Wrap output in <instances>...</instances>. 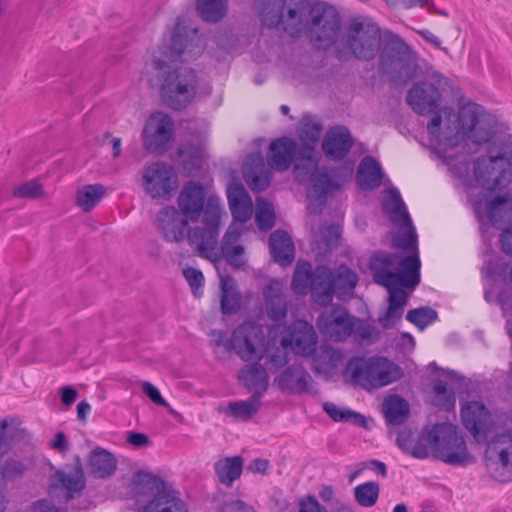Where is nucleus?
<instances>
[{
    "mask_svg": "<svg viewBox=\"0 0 512 512\" xmlns=\"http://www.w3.org/2000/svg\"><path fill=\"white\" fill-rule=\"evenodd\" d=\"M202 50L198 29L178 18L169 40H164L146 63L147 72L153 74L150 84L159 87L163 101L170 108L184 109L195 98L198 89L196 72L188 67H178L176 62L192 60Z\"/></svg>",
    "mask_w": 512,
    "mask_h": 512,
    "instance_id": "nucleus-1",
    "label": "nucleus"
},
{
    "mask_svg": "<svg viewBox=\"0 0 512 512\" xmlns=\"http://www.w3.org/2000/svg\"><path fill=\"white\" fill-rule=\"evenodd\" d=\"M496 117L474 102L464 103L457 113L450 107H443L434 113L427 125L430 141L436 144L434 151L446 164L454 155L449 150L464 141L476 146H486V151L499 139H507L512 134L498 130Z\"/></svg>",
    "mask_w": 512,
    "mask_h": 512,
    "instance_id": "nucleus-2",
    "label": "nucleus"
},
{
    "mask_svg": "<svg viewBox=\"0 0 512 512\" xmlns=\"http://www.w3.org/2000/svg\"><path fill=\"white\" fill-rule=\"evenodd\" d=\"M205 195L179 194L177 203L181 214L188 222L200 219L203 224L188 232L189 245L194 247L200 256L215 261L213 251L218 245L222 207L218 197L211 196L206 199Z\"/></svg>",
    "mask_w": 512,
    "mask_h": 512,
    "instance_id": "nucleus-3",
    "label": "nucleus"
},
{
    "mask_svg": "<svg viewBox=\"0 0 512 512\" xmlns=\"http://www.w3.org/2000/svg\"><path fill=\"white\" fill-rule=\"evenodd\" d=\"M421 261L417 254L400 259L396 253L378 251L370 260L374 281L389 292V305L404 311L407 295L399 286L414 288L420 282Z\"/></svg>",
    "mask_w": 512,
    "mask_h": 512,
    "instance_id": "nucleus-4",
    "label": "nucleus"
},
{
    "mask_svg": "<svg viewBox=\"0 0 512 512\" xmlns=\"http://www.w3.org/2000/svg\"><path fill=\"white\" fill-rule=\"evenodd\" d=\"M473 161V175L477 184L487 192H502L512 184V137L499 139Z\"/></svg>",
    "mask_w": 512,
    "mask_h": 512,
    "instance_id": "nucleus-5",
    "label": "nucleus"
},
{
    "mask_svg": "<svg viewBox=\"0 0 512 512\" xmlns=\"http://www.w3.org/2000/svg\"><path fill=\"white\" fill-rule=\"evenodd\" d=\"M426 64L397 34L387 33L379 56V68L390 81L407 84L424 73Z\"/></svg>",
    "mask_w": 512,
    "mask_h": 512,
    "instance_id": "nucleus-6",
    "label": "nucleus"
},
{
    "mask_svg": "<svg viewBox=\"0 0 512 512\" xmlns=\"http://www.w3.org/2000/svg\"><path fill=\"white\" fill-rule=\"evenodd\" d=\"M296 155V143L291 138L283 137L271 142L268 152V164L260 154L248 156L243 166L244 179L252 191H263L269 187L271 168L286 171Z\"/></svg>",
    "mask_w": 512,
    "mask_h": 512,
    "instance_id": "nucleus-7",
    "label": "nucleus"
},
{
    "mask_svg": "<svg viewBox=\"0 0 512 512\" xmlns=\"http://www.w3.org/2000/svg\"><path fill=\"white\" fill-rule=\"evenodd\" d=\"M309 0H259V18L269 28L299 37L309 16Z\"/></svg>",
    "mask_w": 512,
    "mask_h": 512,
    "instance_id": "nucleus-8",
    "label": "nucleus"
},
{
    "mask_svg": "<svg viewBox=\"0 0 512 512\" xmlns=\"http://www.w3.org/2000/svg\"><path fill=\"white\" fill-rule=\"evenodd\" d=\"M346 370L351 381L366 390L389 385L402 377L399 366L379 356L367 359L354 357L349 360Z\"/></svg>",
    "mask_w": 512,
    "mask_h": 512,
    "instance_id": "nucleus-9",
    "label": "nucleus"
},
{
    "mask_svg": "<svg viewBox=\"0 0 512 512\" xmlns=\"http://www.w3.org/2000/svg\"><path fill=\"white\" fill-rule=\"evenodd\" d=\"M304 31L317 48L331 47L337 42L341 32V16L338 10L327 2L314 3L310 6Z\"/></svg>",
    "mask_w": 512,
    "mask_h": 512,
    "instance_id": "nucleus-10",
    "label": "nucleus"
},
{
    "mask_svg": "<svg viewBox=\"0 0 512 512\" xmlns=\"http://www.w3.org/2000/svg\"><path fill=\"white\" fill-rule=\"evenodd\" d=\"M291 287L296 294H312L314 301L327 306L333 299L334 287L332 273L325 266H318L315 270L307 261H299L296 265Z\"/></svg>",
    "mask_w": 512,
    "mask_h": 512,
    "instance_id": "nucleus-11",
    "label": "nucleus"
},
{
    "mask_svg": "<svg viewBox=\"0 0 512 512\" xmlns=\"http://www.w3.org/2000/svg\"><path fill=\"white\" fill-rule=\"evenodd\" d=\"M427 440L435 457L447 464L464 466L471 461L465 439L456 426L436 424L428 432Z\"/></svg>",
    "mask_w": 512,
    "mask_h": 512,
    "instance_id": "nucleus-12",
    "label": "nucleus"
},
{
    "mask_svg": "<svg viewBox=\"0 0 512 512\" xmlns=\"http://www.w3.org/2000/svg\"><path fill=\"white\" fill-rule=\"evenodd\" d=\"M383 210L389 220L399 228V232L393 237V246L410 255L419 256L418 235L401 194H388Z\"/></svg>",
    "mask_w": 512,
    "mask_h": 512,
    "instance_id": "nucleus-13",
    "label": "nucleus"
},
{
    "mask_svg": "<svg viewBox=\"0 0 512 512\" xmlns=\"http://www.w3.org/2000/svg\"><path fill=\"white\" fill-rule=\"evenodd\" d=\"M345 42L356 58L370 61L379 52L381 30L369 18H357L350 23L346 32Z\"/></svg>",
    "mask_w": 512,
    "mask_h": 512,
    "instance_id": "nucleus-14",
    "label": "nucleus"
},
{
    "mask_svg": "<svg viewBox=\"0 0 512 512\" xmlns=\"http://www.w3.org/2000/svg\"><path fill=\"white\" fill-rule=\"evenodd\" d=\"M468 202L481 223L498 229L512 224V194H470Z\"/></svg>",
    "mask_w": 512,
    "mask_h": 512,
    "instance_id": "nucleus-15",
    "label": "nucleus"
},
{
    "mask_svg": "<svg viewBox=\"0 0 512 512\" xmlns=\"http://www.w3.org/2000/svg\"><path fill=\"white\" fill-rule=\"evenodd\" d=\"M136 488L151 492L154 498L144 506L143 512H186L184 502L173 490H168L164 481L151 473L137 472L133 478Z\"/></svg>",
    "mask_w": 512,
    "mask_h": 512,
    "instance_id": "nucleus-16",
    "label": "nucleus"
},
{
    "mask_svg": "<svg viewBox=\"0 0 512 512\" xmlns=\"http://www.w3.org/2000/svg\"><path fill=\"white\" fill-rule=\"evenodd\" d=\"M486 466L492 477L500 482L512 479V434L497 435L485 451Z\"/></svg>",
    "mask_w": 512,
    "mask_h": 512,
    "instance_id": "nucleus-17",
    "label": "nucleus"
},
{
    "mask_svg": "<svg viewBox=\"0 0 512 512\" xmlns=\"http://www.w3.org/2000/svg\"><path fill=\"white\" fill-rule=\"evenodd\" d=\"M264 333L255 322L246 321L232 333L231 345L244 361L260 360L263 357Z\"/></svg>",
    "mask_w": 512,
    "mask_h": 512,
    "instance_id": "nucleus-18",
    "label": "nucleus"
},
{
    "mask_svg": "<svg viewBox=\"0 0 512 512\" xmlns=\"http://www.w3.org/2000/svg\"><path fill=\"white\" fill-rule=\"evenodd\" d=\"M352 316L339 304L325 308L317 318L320 333L333 342H343L350 337Z\"/></svg>",
    "mask_w": 512,
    "mask_h": 512,
    "instance_id": "nucleus-19",
    "label": "nucleus"
},
{
    "mask_svg": "<svg viewBox=\"0 0 512 512\" xmlns=\"http://www.w3.org/2000/svg\"><path fill=\"white\" fill-rule=\"evenodd\" d=\"M76 464L74 472H66L64 470L56 471L50 479L49 495L57 498L59 501L68 503L76 494L81 493L86 485L84 471L80 457L75 458Z\"/></svg>",
    "mask_w": 512,
    "mask_h": 512,
    "instance_id": "nucleus-20",
    "label": "nucleus"
},
{
    "mask_svg": "<svg viewBox=\"0 0 512 512\" xmlns=\"http://www.w3.org/2000/svg\"><path fill=\"white\" fill-rule=\"evenodd\" d=\"M317 341L313 326L306 321L298 320L286 328L280 344L283 349H291L298 355L309 357L316 351Z\"/></svg>",
    "mask_w": 512,
    "mask_h": 512,
    "instance_id": "nucleus-21",
    "label": "nucleus"
},
{
    "mask_svg": "<svg viewBox=\"0 0 512 512\" xmlns=\"http://www.w3.org/2000/svg\"><path fill=\"white\" fill-rule=\"evenodd\" d=\"M174 122L165 113H154L143 130V142L147 151L161 153L173 136Z\"/></svg>",
    "mask_w": 512,
    "mask_h": 512,
    "instance_id": "nucleus-22",
    "label": "nucleus"
},
{
    "mask_svg": "<svg viewBox=\"0 0 512 512\" xmlns=\"http://www.w3.org/2000/svg\"><path fill=\"white\" fill-rule=\"evenodd\" d=\"M461 418L465 428L478 442L487 439L495 424L487 407L477 401L468 402L462 407Z\"/></svg>",
    "mask_w": 512,
    "mask_h": 512,
    "instance_id": "nucleus-23",
    "label": "nucleus"
},
{
    "mask_svg": "<svg viewBox=\"0 0 512 512\" xmlns=\"http://www.w3.org/2000/svg\"><path fill=\"white\" fill-rule=\"evenodd\" d=\"M142 181L148 191L173 192L178 188V179L174 168L164 162H154L148 165L143 171Z\"/></svg>",
    "mask_w": 512,
    "mask_h": 512,
    "instance_id": "nucleus-24",
    "label": "nucleus"
},
{
    "mask_svg": "<svg viewBox=\"0 0 512 512\" xmlns=\"http://www.w3.org/2000/svg\"><path fill=\"white\" fill-rule=\"evenodd\" d=\"M356 181L363 190H375L382 186L383 192H399L390 179L385 178L379 162L371 156L364 157L359 163Z\"/></svg>",
    "mask_w": 512,
    "mask_h": 512,
    "instance_id": "nucleus-25",
    "label": "nucleus"
},
{
    "mask_svg": "<svg viewBox=\"0 0 512 512\" xmlns=\"http://www.w3.org/2000/svg\"><path fill=\"white\" fill-rule=\"evenodd\" d=\"M157 229L167 242H180L185 238L188 219L171 206L164 207L156 217Z\"/></svg>",
    "mask_w": 512,
    "mask_h": 512,
    "instance_id": "nucleus-26",
    "label": "nucleus"
},
{
    "mask_svg": "<svg viewBox=\"0 0 512 512\" xmlns=\"http://www.w3.org/2000/svg\"><path fill=\"white\" fill-rule=\"evenodd\" d=\"M439 91L434 85L418 83L408 92L407 103L419 114L432 112L437 108Z\"/></svg>",
    "mask_w": 512,
    "mask_h": 512,
    "instance_id": "nucleus-27",
    "label": "nucleus"
},
{
    "mask_svg": "<svg viewBox=\"0 0 512 512\" xmlns=\"http://www.w3.org/2000/svg\"><path fill=\"white\" fill-rule=\"evenodd\" d=\"M270 254L275 263L285 267L295 258V246L288 232L278 229L269 236Z\"/></svg>",
    "mask_w": 512,
    "mask_h": 512,
    "instance_id": "nucleus-28",
    "label": "nucleus"
},
{
    "mask_svg": "<svg viewBox=\"0 0 512 512\" xmlns=\"http://www.w3.org/2000/svg\"><path fill=\"white\" fill-rule=\"evenodd\" d=\"M352 136L346 127L331 129L322 143L325 154L334 159L345 157L352 147Z\"/></svg>",
    "mask_w": 512,
    "mask_h": 512,
    "instance_id": "nucleus-29",
    "label": "nucleus"
},
{
    "mask_svg": "<svg viewBox=\"0 0 512 512\" xmlns=\"http://www.w3.org/2000/svg\"><path fill=\"white\" fill-rule=\"evenodd\" d=\"M238 379L248 390L253 392L252 396H258L260 399L269 385V375L266 369L258 363L243 367L238 372Z\"/></svg>",
    "mask_w": 512,
    "mask_h": 512,
    "instance_id": "nucleus-30",
    "label": "nucleus"
},
{
    "mask_svg": "<svg viewBox=\"0 0 512 512\" xmlns=\"http://www.w3.org/2000/svg\"><path fill=\"white\" fill-rule=\"evenodd\" d=\"M87 469L95 478H109L117 469V459L106 449L96 447L89 454Z\"/></svg>",
    "mask_w": 512,
    "mask_h": 512,
    "instance_id": "nucleus-31",
    "label": "nucleus"
},
{
    "mask_svg": "<svg viewBox=\"0 0 512 512\" xmlns=\"http://www.w3.org/2000/svg\"><path fill=\"white\" fill-rule=\"evenodd\" d=\"M312 382L309 373L298 364L287 367L280 375L278 386L282 391L307 392Z\"/></svg>",
    "mask_w": 512,
    "mask_h": 512,
    "instance_id": "nucleus-32",
    "label": "nucleus"
},
{
    "mask_svg": "<svg viewBox=\"0 0 512 512\" xmlns=\"http://www.w3.org/2000/svg\"><path fill=\"white\" fill-rule=\"evenodd\" d=\"M266 311L273 321L283 320L287 315V300L282 292L281 283L272 280L264 292Z\"/></svg>",
    "mask_w": 512,
    "mask_h": 512,
    "instance_id": "nucleus-33",
    "label": "nucleus"
},
{
    "mask_svg": "<svg viewBox=\"0 0 512 512\" xmlns=\"http://www.w3.org/2000/svg\"><path fill=\"white\" fill-rule=\"evenodd\" d=\"M262 406L258 396H251L247 400L232 401L225 406H219L218 412L237 421L247 422L255 416Z\"/></svg>",
    "mask_w": 512,
    "mask_h": 512,
    "instance_id": "nucleus-34",
    "label": "nucleus"
},
{
    "mask_svg": "<svg viewBox=\"0 0 512 512\" xmlns=\"http://www.w3.org/2000/svg\"><path fill=\"white\" fill-rule=\"evenodd\" d=\"M240 238V231L231 225L223 236L221 244V252L226 257L227 261L235 266L241 267L244 265V248L242 245L237 244Z\"/></svg>",
    "mask_w": 512,
    "mask_h": 512,
    "instance_id": "nucleus-35",
    "label": "nucleus"
},
{
    "mask_svg": "<svg viewBox=\"0 0 512 512\" xmlns=\"http://www.w3.org/2000/svg\"><path fill=\"white\" fill-rule=\"evenodd\" d=\"M243 459L240 456L225 457L214 464L215 474L219 482L231 487L233 482L241 476Z\"/></svg>",
    "mask_w": 512,
    "mask_h": 512,
    "instance_id": "nucleus-36",
    "label": "nucleus"
},
{
    "mask_svg": "<svg viewBox=\"0 0 512 512\" xmlns=\"http://www.w3.org/2000/svg\"><path fill=\"white\" fill-rule=\"evenodd\" d=\"M221 311L229 315L236 313L241 304V294L235 280L230 276L221 277Z\"/></svg>",
    "mask_w": 512,
    "mask_h": 512,
    "instance_id": "nucleus-37",
    "label": "nucleus"
},
{
    "mask_svg": "<svg viewBox=\"0 0 512 512\" xmlns=\"http://www.w3.org/2000/svg\"><path fill=\"white\" fill-rule=\"evenodd\" d=\"M383 411L388 423L400 425L409 416V404L399 395H390L383 402Z\"/></svg>",
    "mask_w": 512,
    "mask_h": 512,
    "instance_id": "nucleus-38",
    "label": "nucleus"
},
{
    "mask_svg": "<svg viewBox=\"0 0 512 512\" xmlns=\"http://www.w3.org/2000/svg\"><path fill=\"white\" fill-rule=\"evenodd\" d=\"M196 10L200 17L209 23L221 21L227 14V0H196Z\"/></svg>",
    "mask_w": 512,
    "mask_h": 512,
    "instance_id": "nucleus-39",
    "label": "nucleus"
},
{
    "mask_svg": "<svg viewBox=\"0 0 512 512\" xmlns=\"http://www.w3.org/2000/svg\"><path fill=\"white\" fill-rule=\"evenodd\" d=\"M342 359V354L331 347H322L313 358L312 370L316 374H331Z\"/></svg>",
    "mask_w": 512,
    "mask_h": 512,
    "instance_id": "nucleus-40",
    "label": "nucleus"
},
{
    "mask_svg": "<svg viewBox=\"0 0 512 512\" xmlns=\"http://www.w3.org/2000/svg\"><path fill=\"white\" fill-rule=\"evenodd\" d=\"M231 214L235 221L244 223L249 220L253 212V203L250 194H227Z\"/></svg>",
    "mask_w": 512,
    "mask_h": 512,
    "instance_id": "nucleus-41",
    "label": "nucleus"
},
{
    "mask_svg": "<svg viewBox=\"0 0 512 512\" xmlns=\"http://www.w3.org/2000/svg\"><path fill=\"white\" fill-rule=\"evenodd\" d=\"M323 410L336 422H352L360 427L366 426V419L363 415L352 410L339 407L332 402H325L323 404Z\"/></svg>",
    "mask_w": 512,
    "mask_h": 512,
    "instance_id": "nucleus-42",
    "label": "nucleus"
},
{
    "mask_svg": "<svg viewBox=\"0 0 512 512\" xmlns=\"http://www.w3.org/2000/svg\"><path fill=\"white\" fill-rule=\"evenodd\" d=\"M379 493L380 486L373 481L360 484L354 488L355 500L362 507H372L375 505Z\"/></svg>",
    "mask_w": 512,
    "mask_h": 512,
    "instance_id": "nucleus-43",
    "label": "nucleus"
},
{
    "mask_svg": "<svg viewBox=\"0 0 512 512\" xmlns=\"http://www.w3.org/2000/svg\"><path fill=\"white\" fill-rule=\"evenodd\" d=\"M433 392L435 393L434 404L440 409L450 411L454 409L456 396L453 389H448V385L443 380H436L433 384Z\"/></svg>",
    "mask_w": 512,
    "mask_h": 512,
    "instance_id": "nucleus-44",
    "label": "nucleus"
},
{
    "mask_svg": "<svg viewBox=\"0 0 512 512\" xmlns=\"http://www.w3.org/2000/svg\"><path fill=\"white\" fill-rule=\"evenodd\" d=\"M350 337L360 344L369 343L379 337L375 329L366 321L352 316Z\"/></svg>",
    "mask_w": 512,
    "mask_h": 512,
    "instance_id": "nucleus-45",
    "label": "nucleus"
},
{
    "mask_svg": "<svg viewBox=\"0 0 512 512\" xmlns=\"http://www.w3.org/2000/svg\"><path fill=\"white\" fill-rule=\"evenodd\" d=\"M257 208L255 221L257 227L262 231L270 230L275 224V211L272 203L264 201L262 198L256 200Z\"/></svg>",
    "mask_w": 512,
    "mask_h": 512,
    "instance_id": "nucleus-46",
    "label": "nucleus"
},
{
    "mask_svg": "<svg viewBox=\"0 0 512 512\" xmlns=\"http://www.w3.org/2000/svg\"><path fill=\"white\" fill-rule=\"evenodd\" d=\"M322 132V125L312 116H305L302 118L300 127V139L303 142L317 144Z\"/></svg>",
    "mask_w": 512,
    "mask_h": 512,
    "instance_id": "nucleus-47",
    "label": "nucleus"
},
{
    "mask_svg": "<svg viewBox=\"0 0 512 512\" xmlns=\"http://www.w3.org/2000/svg\"><path fill=\"white\" fill-rule=\"evenodd\" d=\"M406 319L422 330L437 319V312L430 307L411 309Z\"/></svg>",
    "mask_w": 512,
    "mask_h": 512,
    "instance_id": "nucleus-48",
    "label": "nucleus"
},
{
    "mask_svg": "<svg viewBox=\"0 0 512 512\" xmlns=\"http://www.w3.org/2000/svg\"><path fill=\"white\" fill-rule=\"evenodd\" d=\"M316 144H311L309 142H304V145L296 151V164L295 169H299L303 163V166L307 169L313 168L317 165L319 161V154L315 150Z\"/></svg>",
    "mask_w": 512,
    "mask_h": 512,
    "instance_id": "nucleus-49",
    "label": "nucleus"
},
{
    "mask_svg": "<svg viewBox=\"0 0 512 512\" xmlns=\"http://www.w3.org/2000/svg\"><path fill=\"white\" fill-rule=\"evenodd\" d=\"M333 287L339 285L340 287L348 290H353L357 285L358 278L355 272L345 265L338 268L336 277L332 275Z\"/></svg>",
    "mask_w": 512,
    "mask_h": 512,
    "instance_id": "nucleus-50",
    "label": "nucleus"
},
{
    "mask_svg": "<svg viewBox=\"0 0 512 512\" xmlns=\"http://www.w3.org/2000/svg\"><path fill=\"white\" fill-rule=\"evenodd\" d=\"M183 275L189 283L193 295L200 297L203 293L204 286L203 273L198 269L189 267L183 270Z\"/></svg>",
    "mask_w": 512,
    "mask_h": 512,
    "instance_id": "nucleus-51",
    "label": "nucleus"
},
{
    "mask_svg": "<svg viewBox=\"0 0 512 512\" xmlns=\"http://www.w3.org/2000/svg\"><path fill=\"white\" fill-rule=\"evenodd\" d=\"M402 315V310L388 306L385 314L379 316L378 321L383 328L389 329L396 325V323L402 318Z\"/></svg>",
    "mask_w": 512,
    "mask_h": 512,
    "instance_id": "nucleus-52",
    "label": "nucleus"
},
{
    "mask_svg": "<svg viewBox=\"0 0 512 512\" xmlns=\"http://www.w3.org/2000/svg\"><path fill=\"white\" fill-rule=\"evenodd\" d=\"M103 194H77L76 203L85 212L91 211L102 199Z\"/></svg>",
    "mask_w": 512,
    "mask_h": 512,
    "instance_id": "nucleus-53",
    "label": "nucleus"
},
{
    "mask_svg": "<svg viewBox=\"0 0 512 512\" xmlns=\"http://www.w3.org/2000/svg\"><path fill=\"white\" fill-rule=\"evenodd\" d=\"M329 194H307V209L310 213L318 214L322 211L328 200Z\"/></svg>",
    "mask_w": 512,
    "mask_h": 512,
    "instance_id": "nucleus-54",
    "label": "nucleus"
},
{
    "mask_svg": "<svg viewBox=\"0 0 512 512\" xmlns=\"http://www.w3.org/2000/svg\"><path fill=\"white\" fill-rule=\"evenodd\" d=\"M202 159L200 153L197 149H191L189 152V158L185 159L183 162L184 170L189 174H193L195 171H198L201 168Z\"/></svg>",
    "mask_w": 512,
    "mask_h": 512,
    "instance_id": "nucleus-55",
    "label": "nucleus"
},
{
    "mask_svg": "<svg viewBox=\"0 0 512 512\" xmlns=\"http://www.w3.org/2000/svg\"><path fill=\"white\" fill-rule=\"evenodd\" d=\"M143 392L152 402L161 406H167L166 400L161 396L160 391L148 381L142 384Z\"/></svg>",
    "mask_w": 512,
    "mask_h": 512,
    "instance_id": "nucleus-56",
    "label": "nucleus"
},
{
    "mask_svg": "<svg viewBox=\"0 0 512 512\" xmlns=\"http://www.w3.org/2000/svg\"><path fill=\"white\" fill-rule=\"evenodd\" d=\"M299 512H328L326 508L313 497L308 496L299 503Z\"/></svg>",
    "mask_w": 512,
    "mask_h": 512,
    "instance_id": "nucleus-57",
    "label": "nucleus"
},
{
    "mask_svg": "<svg viewBox=\"0 0 512 512\" xmlns=\"http://www.w3.org/2000/svg\"><path fill=\"white\" fill-rule=\"evenodd\" d=\"M499 243L503 253L512 257V226L503 229Z\"/></svg>",
    "mask_w": 512,
    "mask_h": 512,
    "instance_id": "nucleus-58",
    "label": "nucleus"
},
{
    "mask_svg": "<svg viewBox=\"0 0 512 512\" xmlns=\"http://www.w3.org/2000/svg\"><path fill=\"white\" fill-rule=\"evenodd\" d=\"M221 512H255L253 507L240 500L227 502L223 505Z\"/></svg>",
    "mask_w": 512,
    "mask_h": 512,
    "instance_id": "nucleus-59",
    "label": "nucleus"
},
{
    "mask_svg": "<svg viewBox=\"0 0 512 512\" xmlns=\"http://www.w3.org/2000/svg\"><path fill=\"white\" fill-rule=\"evenodd\" d=\"M44 188H45L44 185L40 182L39 179H32L30 181H27V182L21 184V185L16 186L13 189V192H24V193L40 192Z\"/></svg>",
    "mask_w": 512,
    "mask_h": 512,
    "instance_id": "nucleus-60",
    "label": "nucleus"
},
{
    "mask_svg": "<svg viewBox=\"0 0 512 512\" xmlns=\"http://www.w3.org/2000/svg\"><path fill=\"white\" fill-rule=\"evenodd\" d=\"M314 188H320V192H328L332 186V180L327 173H317L313 176Z\"/></svg>",
    "mask_w": 512,
    "mask_h": 512,
    "instance_id": "nucleus-61",
    "label": "nucleus"
},
{
    "mask_svg": "<svg viewBox=\"0 0 512 512\" xmlns=\"http://www.w3.org/2000/svg\"><path fill=\"white\" fill-rule=\"evenodd\" d=\"M35 512H66V509L53 505L48 499H40L33 504Z\"/></svg>",
    "mask_w": 512,
    "mask_h": 512,
    "instance_id": "nucleus-62",
    "label": "nucleus"
},
{
    "mask_svg": "<svg viewBox=\"0 0 512 512\" xmlns=\"http://www.w3.org/2000/svg\"><path fill=\"white\" fill-rule=\"evenodd\" d=\"M287 362V352L279 348L269 355V363L276 368L285 366Z\"/></svg>",
    "mask_w": 512,
    "mask_h": 512,
    "instance_id": "nucleus-63",
    "label": "nucleus"
},
{
    "mask_svg": "<svg viewBox=\"0 0 512 512\" xmlns=\"http://www.w3.org/2000/svg\"><path fill=\"white\" fill-rule=\"evenodd\" d=\"M23 472V465L17 461H7L3 467V476L12 477Z\"/></svg>",
    "mask_w": 512,
    "mask_h": 512,
    "instance_id": "nucleus-64",
    "label": "nucleus"
}]
</instances>
